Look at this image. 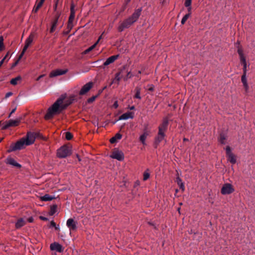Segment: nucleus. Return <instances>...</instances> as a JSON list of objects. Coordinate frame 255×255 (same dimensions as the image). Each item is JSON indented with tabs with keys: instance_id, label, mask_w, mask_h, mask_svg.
<instances>
[{
	"instance_id": "nucleus-29",
	"label": "nucleus",
	"mask_w": 255,
	"mask_h": 255,
	"mask_svg": "<svg viewBox=\"0 0 255 255\" xmlns=\"http://www.w3.org/2000/svg\"><path fill=\"white\" fill-rule=\"evenodd\" d=\"M227 156L228 157V161H229L232 164H235L236 162V157L233 153L229 154Z\"/></svg>"
},
{
	"instance_id": "nucleus-16",
	"label": "nucleus",
	"mask_w": 255,
	"mask_h": 255,
	"mask_svg": "<svg viewBox=\"0 0 255 255\" xmlns=\"http://www.w3.org/2000/svg\"><path fill=\"white\" fill-rule=\"evenodd\" d=\"M60 15V14L59 12H57L55 16L54 19L52 21L51 26L50 29V33H53L56 30V28L58 25V23L59 21Z\"/></svg>"
},
{
	"instance_id": "nucleus-27",
	"label": "nucleus",
	"mask_w": 255,
	"mask_h": 255,
	"mask_svg": "<svg viewBox=\"0 0 255 255\" xmlns=\"http://www.w3.org/2000/svg\"><path fill=\"white\" fill-rule=\"evenodd\" d=\"M53 199H55L54 197H52L49 194H45L43 196L40 197V200L42 201H51Z\"/></svg>"
},
{
	"instance_id": "nucleus-41",
	"label": "nucleus",
	"mask_w": 255,
	"mask_h": 255,
	"mask_svg": "<svg viewBox=\"0 0 255 255\" xmlns=\"http://www.w3.org/2000/svg\"><path fill=\"white\" fill-rule=\"evenodd\" d=\"M98 97V95H96V96H93L90 98H89L88 100H87V102L88 103H92L93 102H94L96 98Z\"/></svg>"
},
{
	"instance_id": "nucleus-36",
	"label": "nucleus",
	"mask_w": 255,
	"mask_h": 255,
	"mask_svg": "<svg viewBox=\"0 0 255 255\" xmlns=\"http://www.w3.org/2000/svg\"><path fill=\"white\" fill-rule=\"evenodd\" d=\"M148 170V169H147L146 171H145L144 173H143V180L144 181H146L149 178V176H150V174H149V173L148 172H147V171Z\"/></svg>"
},
{
	"instance_id": "nucleus-19",
	"label": "nucleus",
	"mask_w": 255,
	"mask_h": 255,
	"mask_svg": "<svg viewBox=\"0 0 255 255\" xmlns=\"http://www.w3.org/2000/svg\"><path fill=\"white\" fill-rule=\"evenodd\" d=\"M133 112H128L122 115L119 118V120H127L128 119H133Z\"/></svg>"
},
{
	"instance_id": "nucleus-51",
	"label": "nucleus",
	"mask_w": 255,
	"mask_h": 255,
	"mask_svg": "<svg viewBox=\"0 0 255 255\" xmlns=\"http://www.w3.org/2000/svg\"><path fill=\"white\" fill-rule=\"evenodd\" d=\"M16 109V107H14V108L12 110V111H11V112H10V114H9L8 118H10V116H11V115L13 113H14L15 112V111Z\"/></svg>"
},
{
	"instance_id": "nucleus-40",
	"label": "nucleus",
	"mask_w": 255,
	"mask_h": 255,
	"mask_svg": "<svg viewBox=\"0 0 255 255\" xmlns=\"http://www.w3.org/2000/svg\"><path fill=\"white\" fill-rule=\"evenodd\" d=\"M146 137H145L144 135H141L139 137V140L143 144H145V141Z\"/></svg>"
},
{
	"instance_id": "nucleus-13",
	"label": "nucleus",
	"mask_w": 255,
	"mask_h": 255,
	"mask_svg": "<svg viewBox=\"0 0 255 255\" xmlns=\"http://www.w3.org/2000/svg\"><path fill=\"white\" fill-rule=\"evenodd\" d=\"M68 71V69H57L54 70H52L50 73L49 76L50 77H54L58 76H60L66 74Z\"/></svg>"
},
{
	"instance_id": "nucleus-9",
	"label": "nucleus",
	"mask_w": 255,
	"mask_h": 255,
	"mask_svg": "<svg viewBox=\"0 0 255 255\" xmlns=\"http://www.w3.org/2000/svg\"><path fill=\"white\" fill-rule=\"evenodd\" d=\"M234 189L232 185L230 183H226L223 185L221 189V193L223 195L230 194L233 193Z\"/></svg>"
},
{
	"instance_id": "nucleus-53",
	"label": "nucleus",
	"mask_w": 255,
	"mask_h": 255,
	"mask_svg": "<svg viewBox=\"0 0 255 255\" xmlns=\"http://www.w3.org/2000/svg\"><path fill=\"white\" fill-rule=\"evenodd\" d=\"M139 181H136V182H135L134 183V187L135 188L136 187L138 186L139 185Z\"/></svg>"
},
{
	"instance_id": "nucleus-23",
	"label": "nucleus",
	"mask_w": 255,
	"mask_h": 255,
	"mask_svg": "<svg viewBox=\"0 0 255 255\" xmlns=\"http://www.w3.org/2000/svg\"><path fill=\"white\" fill-rule=\"evenodd\" d=\"M238 52L240 56V58L242 64H246V58L244 55L243 51L242 48H239L238 49Z\"/></svg>"
},
{
	"instance_id": "nucleus-8",
	"label": "nucleus",
	"mask_w": 255,
	"mask_h": 255,
	"mask_svg": "<svg viewBox=\"0 0 255 255\" xmlns=\"http://www.w3.org/2000/svg\"><path fill=\"white\" fill-rule=\"evenodd\" d=\"M250 65H244L243 67V74L242 76L241 80L243 84V86L246 90V91L247 92L249 86L247 83V80L246 77L247 75V71L248 67H249Z\"/></svg>"
},
{
	"instance_id": "nucleus-2",
	"label": "nucleus",
	"mask_w": 255,
	"mask_h": 255,
	"mask_svg": "<svg viewBox=\"0 0 255 255\" xmlns=\"http://www.w3.org/2000/svg\"><path fill=\"white\" fill-rule=\"evenodd\" d=\"M141 8L136 9L130 16L122 22L118 28V31L120 32L124 31L125 29L129 28L136 21L141 14Z\"/></svg>"
},
{
	"instance_id": "nucleus-59",
	"label": "nucleus",
	"mask_w": 255,
	"mask_h": 255,
	"mask_svg": "<svg viewBox=\"0 0 255 255\" xmlns=\"http://www.w3.org/2000/svg\"><path fill=\"white\" fill-rule=\"evenodd\" d=\"M57 3H58V1H56L55 4V5H54V10L56 11V9H57Z\"/></svg>"
},
{
	"instance_id": "nucleus-18",
	"label": "nucleus",
	"mask_w": 255,
	"mask_h": 255,
	"mask_svg": "<svg viewBox=\"0 0 255 255\" xmlns=\"http://www.w3.org/2000/svg\"><path fill=\"white\" fill-rule=\"evenodd\" d=\"M75 6L73 3H72L70 7V15L69 17V26L70 25L71 23L73 22L75 18Z\"/></svg>"
},
{
	"instance_id": "nucleus-55",
	"label": "nucleus",
	"mask_w": 255,
	"mask_h": 255,
	"mask_svg": "<svg viewBox=\"0 0 255 255\" xmlns=\"http://www.w3.org/2000/svg\"><path fill=\"white\" fill-rule=\"evenodd\" d=\"M90 69V68H86L84 69H82L81 71L82 72H86L88 71Z\"/></svg>"
},
{
	"instance_id": "nucleus-60",
	"label": "nucleus",
	"mask_w": 255,
	"mask_h": 255,
	"mask_svg": "<svg viewBox=\"0 0 255 255\" xmlns=\"http://www.w3.org/2000/svg\"><path fill=\"white\" fill-rule=\"evenodd\" d=\"M188 7V13H190L191 14V6H189V7Z\"/></svg>"
},
{
	"instance_id": "nucleus-50",
	"label": "nucleus",
	"mask_w": 255,
	"mask_h": 255,
	"mask_svg": "<svg viewBox=\"0 0 255 255\" xmlns=\"http://www.w3.org/2000/svg\"><path fill=\"white\" fill-rule=\"evenodd\" d=\"M13 94V93L11 92H9L8 93H7L5 95V98H8L9 97H10V96H11Z\"/></svg>"
},
{
	"instance_id": "nucleus-35",
	"label": "nucleus",
	"mask_w": 255,
	"mask_h": 255,
	"mask_svg": "<svg viewBox=\"0 0 255 255\" xmlns=\"http://www.w3.org/2000/svg\"><path fill=\"white\" fill-rule=\"evenodd\" d=\"M73 134L72 133H71L69 131H67L65 132V138L68 140H70L73 138Z\"/></svg>"
},
{
	"instance_id": "nucleus-32",
	"label": "nucleus",
	"mask_w": 255,
	"mask_h": 255,
	"mask_svg": "<svg viewBox=\"0 0 255 255\" xmlns=\"http://www.w3.org/2000/svg\"><path fill=\"white\" fill-rule=\"evenodd\" d=\"M10 56L9 53L8 52L5 56L0 61V64H3L4 62H7L8 60L10 59Z\"/></svg>"
},
{
	"instance_id": "nucleus-14",
	"label": "nucleus",
	"mask_w": 255,
	"mask_h": 255,
	"mask_svg": "<svg viewBox=\"0 0 255 255\" xmlns=\"http://www.w3.org/2000/svg\"><path fill=\"white\" fill-rule=\"evenodd\" d=\"M168 121L169 120L167 118H165L163 120L162 126H160V142L164 138V131L167 128Z\"/></svg>"
},
{
	"instance_id": "nucleus-25",
	"label": "nucleus",
	"mask_w": 255,
	"mask_h": 255,
	"mask_svg": "<svg viewBox=\"0 0 255 255\" xmlns=\"http://www.w3.org/2000/svg\"><path fill=\"white\" fill-rule=\"evenodd\" d=\"M38 0H37V1ZM44 1L45 0H40L38 3L34 6L32 11L35 13L37 12L39 9L42 6Z\"/></svg>"
},
{
	"instance_id": "nucleus-63",
	"label": "nucleus",
	"mask_w": 255,
	"mask_h": 255,
	"mask_svg": "<svg viewBox=\"0 0 255 255\" xmlns=\"http://www.w3.org/2000/svg\"><path fill=\"white\" fill-rule=\"evenodd\" d=\"M130 1V0H126V1H125V7L126 6V5L129 2V1Z\"/></svg>"
},
{
	"instance_id": "nucleus-11",
	"label": "nucleus",
	"mask_w": 255,
	"mask_h": 255,
	"mask_svg": "<svg viewBox=\"0 0 255 255\" xmlns=\"http://www.w3.org/2000/svg\"><path fill=\"white\" fill-rule=\"evenodd\" d=\"M93 86V83L89 82L84 85L79 91V94L80 96L84 95L88 93Z\"/></svg>"
},
{
	"instance_id": "nucleus-43",
	"label": "nucleus",
	"mask_w": 255,
	"mask_h": 255,
	"mask_svg": "<svg viewBox=\"0 0 255 255\" xmlns=\"http://www.w3.org/2000/svg\"><path fill=\"white\" fill-rule=\"evenodd\" d=\"M192 0H185L184 5L186 7H189L191 6Z\"/></svg>"
},
{
	"instance_id": "nucleus-5",
	"label": "nucleus",
	"mask_w": 255,
	"mask_h": 255,
	"mask_svg": "<svg viewBox=\"0 0 255 255\" xmlns=\"http://www.w3.org/2000/svg\"><path fill=\"white\" fill-rule=\"evenodd\" d=\"M21 118L16 119V120H10L5 122V123L1 127V130H6L10 127H14L18 126L21 122Z\"/></svg>"
},
{
	"instance_id": "nucleus-62",
	"label": "nucleus",
	"mask_w": 255,
	"mask_h": 255,
	"mask_svg": "<svg viewBox=\"0 0 255 255\" xmlns=\"http://www.w3.org/2000/svg\"><path fill=\"white\" fill-rule=\"evenodd\" d=\"M129 109H130V110H134V109H135V107H134V106H131V107H129Z\"/></svg>"
},
{
	"instance_id": "nucleus-1",
	"label": "nucleus",
	"mask_w": 255,
	"mask_h": 255,
	"mask_svg": "<svg viewBox=\"0 0 255 255\" xmlns=\"http://www.w3.org/2000/svg\"><path fill=\"white\" fill-rule=\"evenodd\" d=\"M66 94L61 95L59 98L50 107L45 115L44 119L49 120L52 119L55 115L60 114L73 102L77 101V96L72 95L66 98Z\"/></svg>"
},
{
	"instance_id": "nucleus-10",
	"label": "nucleus",
	"mask_w": 255,
	"mask_h": 255,
	"mask_svg": "<svg viewBox=\"0 0 255 255\" xmlns=\"http://www.w3.org/2000/svg\"><path fill=\"white\" fill-rule=\"evenodd\" d=\"M13 144L15 146V148L17 150L22 149L24 148L26 146H28L27 144V142L23 137L20 138Z\"/></svg>"
},
{
	"instance_id": "nucleus-57",
	"label": "nucleus",
	"mask_w": 255,
	"mask_h": 255,
	"mask_svg": "<svg viewBox=\"0 0 255 255\" xmlns=\"http://www.w3.org/2000/svg\"><path fill=\"white\" fill-rule=\"evenodd\" d=\"M123 182H124V184H123V185H121V186H122V187L124 186V187H128V186H127V182H126V181H123Z\"/></svg>"
},
{
	"instance_id": "nucleus-61",
	"label": "nucleus",
	"mask_w": 255,
	"mask_h": 255,
	"mask_svg": "<svg viewBox=\"0 0 255 255\" xmlns=\"http://www.w3.org/2000/svg\"><path fill=\"white\" fill-rule=\"evenodd\" d=\"M72 27V23H71L70 25L69 26V23H68V28L71 29Z\"/></svg>"
},
{
	"instance_id": "nucleus-24",
	"label": "nucleus",
	"mask_w": 255,
	"mask_h": 255,
	"mask_svg": "<svg viewBox=\"0 0 255 255\" xmlns=\"http://www.w3.org/2000/svg\"><path fill=\"white\" fill-rule=\"evenodd\" d=\"M227 139V135L226 134L222 132L220 134V136L219 137V142L222 144H226V140Z\"/></svg>"
},
{
	"instance_id": "nucleus-21",
	"label": "nucleus",
	"mask_w": 255,
	"mask_h": 255,
	"mask_svg": "<svg viewBox=\"0 0 255 255\" xmlns=\"http://www.w3.org/2000/svg\"><path fill=\"white\" fill-rule=\"evenodd\" d=\"M25 224V221L22 218H19L15 224V228L17 229H20L22 227L24 226Z\"/></svg>"
},
{
	"instance_id": "nucleus-44",
	"label": "nucleus",
	"mask_w": 255,
	"mask_h": 255,
	"mask_svg": "<svg viewBox=\"0 0 255 255\" xmlns=\"http://www.w3.org/2000/svg\"><path fill=\"white\" fill-rule=\"evenodd\" d=\"M133 76V75L130 72H128L127 74L126 77L125 78V80H127L128 79L131 78Z\"/></svg>"
},
{
	"instance_id": "nucleus-38",
	"label": "nucleus",
	"mask_w": 255,
	"mask_h": 255,
	"mask_svg": "<svg viewBox=\"0 0 255 255\" xmlns=\"http://www.w3.org/2000/svg\"><path fill=\"white\" fill-rule=\"evenodd\" d=\"M4 48L3 37L2 36H0V51H2Z\"/></svg>"
},
{
	"instance_id": "nucleus-49",
	"label": "nucleus",
	"mask_w": 255,
	"mask_h": 255,
	"mask_svg": "<svg viewBox=\"0 0 255 255\" xmlns=\"http://www.w3.org/2000/svg\"><path fill=\"white\" fill-rule=\"evenodd\" d=\"M119 106V105H118V101H115L113 105V107L115 108V109H117L118 108Z\"/></svg>"
},
{
	"instance_id": "nucleus-7",
	"label": "nucleus",
	"mask_w": 255,
	"mask_h": 255,
	"mask_svg": "<svg viewBox=\"0 0 255 255\" xmlns=\"http://www.w3.org/2000/svg\"><path fill=\"white\" fill-rule=\"evenodd\" d=\"M110 157L113 159H117L119 161H123L124 159V154L117 148H115L113 151Z\"/></svg>"
},
{
	"instance_id": "nucleus-56",
	"label": "nucleus",
	"mask_w": 255,
	"mask_h": 255,
	"mask_svg": "<svg viewBox=\"0 0 255 255\" xmlns=\"http://www.w3.org/2000/svg\"><path fill=\"white\" fill-rule=\"evenodd\" d=\"M104 32H103L102 33V34L99 37L98 40L97 41V42L95 43H96V45L97 44V43L100 41V40H101V39L102 38V35L104 34Z\"/></svg>"
},
{
	"instance_id": "nucleus-45",
	"label": "nucleus",
	"mask_w": 255,
	"mask_h": 255,
	"mask_svg": "<svg viewBox=\"0 0 255 255\" xmlns=\"http://www.w3.org/2000/svg\"><path fill=\"white\" fill-rule=\"evenodd\" d=\"M226 151L227 156L232 153L231 152V148L229 146H227L226 147Z\"/></svg>"
},
{
	"instance_id": "nucleus-31",
	"label": "nucleus",
	"mask_w": 255,
	"mask_h": 255,
	"mask_svg": "<svg viewBox=\"0 0 255 255\" xmlns=\"http://www.w3.org/2000/svg\"><path fill=\"white\" fill-rule=\"evenodd\" d=\"M21 79V78L20 76H17L14 78L12 79L10 81V83L12 85H16L17 84V82L20 80Z\"/></svg>"
},
{
	"instance_id": "nucleus-30",
	"label": "nucleus",
	"mask_w": 255,
	"mask_h": 255,
	"mask_svg": "<svg viewBox=\"0 0 255 255\" xmlns=\"http://www.w3.org/2000/svg\"><path fill=\"white\" fill-rule=\"evenodd\" d=\"M135 95L134 96V98H136V99H141V97L140 96V88L139 87H136L135 88Z\"/></svg>"
},
{
	"instance_id": "nucleus-17",
	"label": "nucleus",
	"mask_w": 255,
	"mask_h": 255,
	"mask_svg": "<svg viewBox=\"0 0 255 255\" xmlns=\"http://www.w3.org/2000/svg\"><path fill=\"white\" fill-rule=\"evenodd\" d=\"M5 163L6 164H9L14 166L17 168H20L21 167V165L19 163H17L13 158L10 157H8L6 159Z\"/></svg>"
},
{
	"instance_id": "nucleus-3",
	"label": "nucleus",
	"mask_w": 255,
	"mask_h": 255,
	"mask_svg": "<svg viewBox=\"0 0 255 255\" xmlns=\"http://www.w3.org/2000/svg\"><path fill=\"white\" fill-rule=\"evenodd\" d=\"M72 153V146L70 144H64L57 150L56 156L62 159L70 156Z\"/></svg>"
},
{
	"instance_id": "nucleus-37",
	"label": "nucleus",
	"mask_w": 255,
	"mask_h": 255,
	"mask_svg": "<svg viewBox=\"0 0 255 255\" xmlns=\"http://www.w3.org/2000/svg\"><path fill=\"white\" fill-rule=\"evenodd\" d=\"M190 15V13H188L183 16L181 22L182 24H184L185 23L187 19L189 17Z\"/></svg>"
},
{
	"instance_id": "nucleus-48",
	"label": "nucleus",
	"mask_w": 255,
	"mask_h": 255,
	"mask_svg": "<svg viewBox=\"0 0 255 255\" xmlns=\"http://www.w3.org/2000/svg\"><path fill=\"white\" fill-rule=\"evenodd\" d=\"M39 218L41 220H42V221H48V219L47 218L42 216H39Z\"/></svg>"
},
{
	"instance_id": "nucleus-22",
	"label": "nucleus",
	"mask_w": 255,
	"mask_h": 255,
	"mask_svg": "<svg viewBox=\"0 0 255 255\" xmlns=\"http://www.w3.org/2000/svg\"><path fill=\"white\" fill-rule=\"evenodd\" d=\"M119 57V55H113L112 56H110L107 59L105 62L103 63V64H112V63L114 62L116 60H117L118 57Z\"/></svg>"
},
{
	"instance_id": "nucleus-33",
	"label": "nucleus",
	"mask_w": 255,
	"mask_h": 255,
	"mask_svg": "<svg viewBox=\"0 0 255 255\" xmlns=\"http://www.w3.org/2000/svg\"><path fill=\"white\" fill-rule=\"evenodd\" d=\"M121 77H120V73H117L116 74V76L115 78L114 79L112 83H117L118 85L119 83V81L121 80Z\"/></svg>"
},
{
	"instance_id": "nucleus-54",
	"label": "nucleus",
	"mask_w": 255,
	"mask_h": 255,
	"mask_svg": "<svg viewBox=\"0 0 255 255\" xmlns=\"http://www.w3.org/2000/svg\"><path fill=\"white\" fill-rule=\"evenodd\" d=\"M142 134L144 135L145 137H147V135H148V132L146 130V129H145Z\"/></svg>"
},
{
	"instance_id": "nucleus-34",
	"label": "nucleus",
	"mask_w": 255,
	"mask_h": 255,
	"mask_svg": "<svg viewBox=\"0 0 255 255\" xmlns=\"http://www.w3.org/2000/svg\"><path fill=\"white\" fill-rule=\"evenodd\" d=\"M96 43H95L94 45H92L91 46H90V47H89L88 48H87V49H86L83 52V54H88V53H89L90 51H91L92 50H93L96 47Z\"/></svg>"
},
{
	"instance_id": "nucleus-26",
	"label": "nucleus",
	"mask_w": 255,
	"mask_h": 255,
	"mask_svg": "<svg viewBox=\"0 0 255 255\" xmlns=\"http://www.w3.org/2000/svg\"><path fill=\"white\" fill-rule=\"evenodd\" d=\"M176 182L178 185L179 186L180 189H181L183 191L185 190V187L184 183L182 182L181 179L179 177H177L176 179Z\"/></svg>"
},
{
	"instance_id": "nucleus-12",
	"label": "nucleus",
	"mask_w": 255,
	"mask_h": 255,
	"mask_svg": "<svg viewBox=\"0 0 255 255\" xmlns=\"http://www.w3.org/2000/svg\"><path fill=\"white\" fill-rule=\"evenodd\" d=\"M77 221H75L73 219L70 218L67 221V226L69 228L70 231H75L77 229Z\"/></svg>"
},
{
	"instance_id": "nucleus-4",
	"label": "nucleus",
	"mask_w": 255,
	"mask_h": 255,
	"mask_svg": "<svg viewBox=\"0 0 255 255\" xmlns=\"http://www.w3.org/2000/svg\"><path fill=\"white\" fill-rule=\"evenodd\" d=\"M34 38V35L33 34H31L29 37L26 39L25 42V46L20 53V54L19 56L18 60H17L13 64H18L19 60H20L22 57L23 56V54H24L25 52L28 48V47L30 45L31 43L33 41Z\"/></svg>"
},
{
	"instance_id": "nucleus-6",
	"label": "nucleus",
	"mask_w": 255,
	"mask_h": 255,
	"mask_svg": "<svg viewBox=\"0 0 255 255\" xmlns=\"http://www.w3.org/2000/svg\"><path fill=\"white\" fill-rule=\"evenodd\" d=\"M39 133H37L29 131L27 132L26 136L23 137V138H24V139L27 142V144L30 145L34 142L36 136Z\"/></svg>"
},
{
	"instance_id": "nucleus-64",
	"label": "nucleus",
	"mask_w": 255,
	"mask_h": 255,
	"mask_svg": "<svg viewBox=\"0 0 255 255\" xmlns=\"http://www.w3.org/2000/svg\"><path fill=\"white\" fill-rule=\"evenodd\" d=\"M44 76L43 75H40V76H39L37 79V80H39V79H40L42 77H43Z\"/></svg>"
},
{
	"instance_id": "nucleus-15",
	"label": "nucleus",
	"mask_w": 255,
	"mask_h": 255,
	"mask_svg": "<svg viewBox=\"0 0 255 255\" xmlns=\"http://www.w3.org/2000/svg\"><path fill=\"white\" fill-rule=\"evenodd\" d=\"M50 249L51 251H55L60 253H63L64 250L63 246L57 242L51 244Z\"/></svg>"
},
{
	"instance_id": "nucleus-58",
	"label": "nucleus",
	"mask_w": 255,
	"mask_h": 255,
	"mask_svg": "<svg viewBox=\"0 0 255 255\" xmlns=\"http://www.w3.org/2000/svg\"><path fill=\"white\" fill-rule=\"evenodd\" d=\"M76 157L77 158L78 160L79 161H81V159L80 158V156L79 154H76Z\"/></svg>"
},
{
	"instance_id": "nucleus-42",
	"label": "nucleus",
	"mask_w": 255,
	"mask_h": 255,
	"mask_svg": "<svg viewBox=\"0 0 255 255\" xmlns=\"http://www.w3.org/2000/svg\"><path fill=\"white\" fill-rule=\"evenodd\" d=\"M158 131L157 132V135L156 137L155 144L157 145L158 142H159V126L158 127Z\"/></svg>"
},
{
	"instance_id": "nucleus-28",
	"label": "nucleus",
	"mask_w": 255,
	"mask_h": 255,
	"mask_svg": "<svg viewBox=\"0 0 255 255\" xmlns=\"http://www.w3.org/2000/svg\"><path fill=\"white\" fill-rule=\"evenodd\" d=\"M57 205L56 204H54L50 206V210L49 213L50 216H53L57 211Z\"/></svg>"
},
{
	"instance_id": "nucleus-47",
	"label": "nucleus",
	"mask_w": 255,
	"mask_h": 255,
	"mask_svg": "<svg viewBox=\"0 0 255 255\" xmlns=\"http://www.w3.org/2000/svg\"><path fill=\"white\" fill-rule=\"evenodd\" d=\"M56 226V223L53 221H51V222L50 223V225H49V228L55 227Z\"/></svg>"
},
{
	"instance_id": "nucleus-20",
	"label": "nucleus",
	"mask_w": 255,
	"mask_h": 255,
	"mask_svg": "<svg viewBox=\"0 0 255 255\" xmlns=\"http://www.w3.org/2000/svg\"><path fill=\"white\" fill-rule=\"evenodd\" d=\"M122 137V135L120 133H117L110 139V142L112 144L116 143L118 142V139H121Z\"/></svg>"
},
{
	"instance_id": "nucleus-39",
	"label": "nucleus",
	"mask_w": 255,
	"mask_h": 255,
	"mask_svg": "<svg viewBox=\"0 0 255 255\" xmlns=\"http://www.w3.org/2000/svg\"><path fill=\"white\" fill-rule=\"evenodd\" d=\"M15 147L14 145L13 144V143H12L10 145L9 148L7 150V152L8 153H10L11 152L17 150L16 149H15Z\"/></svg>"
},
{
	"instance_id": "nucleus-46",
	"label": "nucleus",
	"mask_w": 255,
	"mask_h": 255,
	"mask_svg": "<svg viewBox=\"0 0 255 255\" xmlns=\"http://www.w3.org/2000/svg\"><path fill=\"white\" fill-rule=\"evenodd\" d=\"M147 90L148 91H150V92H152L154 91V86L152 85H148L147 86Z\"/></svg>"
},
{
	"instance_id": "nucleus-52",
	"label": "nucleus",
	"mask_w": 255,
	"mask_h": 255,
	"mask_svg": "<svg viewBox=\"0 0 255 255\" xmlns=\"http://www.w3.org/2000/svg\"><path fill=\"white\" fill-rule=\"evenodd\" d=\"M34 221V219L32 217H30L29 218H28L27 219V221L29 222V223H32Z\"/></svg>"
}]
</instances>
